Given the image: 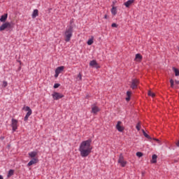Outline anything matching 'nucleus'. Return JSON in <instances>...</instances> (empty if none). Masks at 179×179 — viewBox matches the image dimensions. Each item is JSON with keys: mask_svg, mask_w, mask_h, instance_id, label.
Segmentation results:
<instances>
[{"mask_svg": "<svg viewBox=\"0 0 179 179\" xmlns=\"http://www.w3.org/2000/svg\"><path fill=\"white\" fill-rule=\"evenodd\" d=\"M92 140L91 138L83 141L80 144L78 150L80 153L81 157H87L92 153Z\"/></svg>", "mask_w": 179, "mask_h": 179, "instance_id": "f257e3e1", "label": "nucleus"}, {"mask_svg": "<svg viewBox=\"0 0 179 179\" xmlns=\"http://www.w3.org/2000/svg\"><path fill=\"white\" fill-rule=\"evenodd\" d=\"M75 25L73 24V20H70V24L67 26L64 34V41L66 43H69L72 36H73V28Z\"/></svg>", "mask_w": 179, "mask_h": 179, "instance_id": "f03ea898", "label": "nucleus"}, {"mask_svg": "<svg viewBox=\"0 0 179 179\" xmlns=\"http://www.w3.org/2000/svg\"><path fill=\"white\" fill-rule=\"evenodd\" d=\"M3 30H6V31H10V30H12V24H10L9 22L3 23L0 26V31H3Z\"/></svg>", "mask_w": 179, "mask_h": 179, "instance_id": "7ed1b4c3", "label": "nucleus"}, {"mask_svg": "<svg viewBox=\"0 0 179 179\" xmlns=\"http://www.w3.org/2000/svg\"><path fill=\"white\" fill-rule=\"evenodd\" d=\"M23 110H24L25 111H27L25 117H24V121L27 122L29 120V117L31 116V115L33 113V111L29 106L24 107Z\"/></svg>", "mask_w": 179, "mask_h": 179, "instance_id": "20e7f679", "label": "nucleus"}, {"mask_svg": "<svg viewBox=\"0 0 179 179\" xmlns=\"http://www.w3.org/2000/svg\"><path fill=\"white\" fill-rule=\"evenodd\" d=\"M52 96L55 100H59V99H62V97H64V94L59 92H53Z\"/></svg>", "mask_w": 179, "mask_h": 179, "instance_id": "39448f33", "label": "nucleus"}, {"mask_svg": "<svg viewBox=\"0 0 179 179\" xmlns=\"http://www.w3.org/2000/svg\"><path fill=\"white\" fill-rule=\"evenodd\" d=\"M138 83H139V81L137 79H132L131 80V85H130V87L134 90L138 87Z\"/></svg>", "mask_w": 179, "mask_h": 179, "instance_id": "423d86ee", "label": "nucleus"}, {"mask_svg": "<svg viewBox=\"0 0 179 179\" xmlns=\"http://www.w3.org/2000/svg\"><path fill=\"white\" fill-rule=\"evenodd\" d=\"M11 127L13 128V132L17 129V120L16 119H12L11 120Z\"/></svg>", "mask_w": 179, "mask_h": 179, "instance_id": "0eeeda50", "label": "nucleus"}, {"mask_svg": "<svg viewBox=\"0 0 179 179\" xmlns=\"http://www.w3.org/2000/svg\"><path fill=\"white\" fill-rule=\"evenodd\" d=\"M99 111H100V108H99V106L93 104L92 105V111L91 113H92V114H97L99 113Z\"/></svg>", "mask_w": 179, "mask_h": 179, "instance_id": "6e6552de", "label": "nucleus"}, {"mask_svg": "<svg viewBox=\"0 0 179 179\" xmlns=\"http://www.w3.org/2000/svg\"><path fill=\"white\" fill-rule=\"evenodd\" d=\"M121 124V121H118L116 124V129L118 131V132H122V131H124V127H122Z\"/></svg>", "mask_w": 179, "mask_h": 179, "instance_id": "1a4fd4ad", "label": "nucleus"}, {"mask_svg": "<svg viewBox=\"0 0 179 179\" xmlns=\"http://www.w3.org/2000/svg\"><path fill=\"white\" fill-rule=\"evenodd\" d=\"M90 66H93L94 68H96V69H99L100 66H99V64H97V62L96 60H92L90 62Z\"/></svg>", "mask_w": 179, "mask_h": 179, "instance_id": "9d476101", "label": "nucleus"}, {"mask_svg": "<svg viewBox=\"0 0 179 179\" xmlns=\"http://www.w3.org/2000/svg\"><path fill=\"white\" fill-rule=\"evenodd\" d=\"M38 162V159L37 158H33L28 164V167H30V166H33V164H36Z\"/></svg>", "mask_w": 179, "mask_h": 179, "instance_id": "9b49d317", "label": "nucleus"}, {"mask_svg": "<svg viewBox=\"0 0 179 179\" xmlns=\"http://www.w3.org/2000/svg\"><path fill=\"white\" fill-rule=\"evenodd\" d=\"M134 2H135V0H128L124 3V5L126 6V8H129V6H131Z\"/></svg>", "mask_w": 179, "mask_h": 179, "instance_id": "f8f14e48", "label": "nucleus"}, {"mask_svg": "<svg viewBox=\"0 0 179 179\" xmlns=\"http://www.w3.org/2000/svg\"><path fill=\"white\" fill-rule=\"evenodd\" d=\"M6 19H8V15L4 14V15L1 16L0 22H1L2 23H6Z\"/></svg>", "mask_w": 179, "mask_h": 179, "instance_id": "ddd939ff", "label": "nucleus"}, {"mask_svg": "<svg viewBox=\"0 0 179 179\" xmlns=\"http://www.w3.org/2000/svg\"><path fill=\"white\" fill-rule=\"evenodd\" d=\"M37 16H38V10L35 9L32 13L31 17L32 19H36Z\"/></svg>", "mask_w": 179, "mask_h": 179, "instance_id": "4468645a", "label": "nucleus"}, {"mask_svg": "<svg viewBox=\"0 0 179 179\" xmlns=\"http://www.w3.org/2000/svg\"><path fill=\"white\" fill-rule=\"evenodd\" d=\"M29 157H31V159H34V157H36V156H37V152L36 151H32L31 152L28 153Z\"/></svg>", "mask_w": 179, "mask_h": 179, "instance_id": "2eb2a0df", "label": "nucleus"}, {"mask_svg": "<svg viewBox=\"0 0 179 179\" xmlns=\"http://www.w3.org/2000/svg\"><path fill=\"white\" fill-rule=\"evenodd\" d=\"M64 68L65 67L63 66H59L55 69V72L59 74L61 72H62V71H64Z\"/></svg>", "mask_w": 179, "mask_h": 179, "instance_id": "dca6fc26", "label": "nucleus"}, {"mask_svg": "<svg viewBox=\"0 0 179 179\" xmlns=\"http://www.w3.org/2000/svg\"><path fill=\"white\" fill-rule=\"evenodd\" d=\"M151 163H157V155H152V160H151Z\"/></svg>", "mask_w": 179, "mask_h": 179, "instance_id": "f3484780", "label": "nucleus"}, {"mask_svg": "<svg viewBox=\"0 0 179 179\" xmlns=\"http://www.w3.org/2000/svg\"><path fill=\"white\" fill-rule=\"evenodd\" d=\"M13 174H15V171L13 169H10L7 175L8 178H9V177H12Z\"/></svg>", "mask_w": 179, "mask_h": 179, "instance_id": "a211bd4d", "label": "nucleus"}, {"mask_svg": "<svg viewBox=\"0 0 179 179\" xmlns=\"http://www.w3.org/2000/svg\"><path fill=\"white\" fill-rule=\"evenodd\" d=\"M111 13L112 15H113L114 16H115V15H117V7L113 6L111 9Z\"/></svg>", "mask_w": 179, "mask_h": 179, "instance_id": "6ab92c4d", "label": "nucleus"}, {"mask_svg": "<svg viewBox=\"0 0 179 179\" xmlns=\"http://www.w3.org/2000/svg\"><path fill=\"white\" fill-rule=\"evenodd\" d=\"M142 132L143 136L147 138V139H152V137H150V136H149L148 134H146V131H145L144 129H142Z\"/></svg>", "mask_w": 179, "mask_h": 179, "instance_id": "aec40b11", "label": "nucleus"}, {"mask_svg": "<svg viewBox=\"0 0 179 179\" xmlns=\"http://www.w3.org/2000/svg\"><path fill=\"white\" fill-rule=\"evenodd\" d=\"M121 162H124V156L122 154H120L119 156L118 163H121Z\"/></svg>", "mask_w": 179, "mask_h": 179, "instance_id": "412c9836", "label": "nucleus"}, {"mask_svg": "<svg viewBox=\"0 0 179 179\" xmlns=\"http://www.w3.org/2000/svg\"><path fill=\"white\" fill-rule=\"evenodd\" d=\"M136 59H139L141 61L142 59V56L141 54L138 53L136 55Z\"/></svg>", "mask_w": 179, "mask_h": 179, "instance_id": "4be33fe9", "label": "nucleus"}, {"mask_svg": "<svg viewBox=\"0 0 179 179\" xmlns=\"http://www.w3.org/2000/svg\"><path fill=\"white\" fill-rule=\"evenodd\" d=\"M87 44L88 45H92V44H93V38L89 39V40L87 41Z\"/></svg>", "mask_w": 179, "mask_h": 179, "instance_id": "5701e85b", "label": "nucleus"}, {"mask_svg": "<svg viewBox=\"0 0 179 179\" xmlns=\"http://www.w3.org/2000/svg\"><path fill=\"white\" fill-rule=\"evenodd\" d=\"M120 164H121L122 167H125L127 165V162L126 161H122L121 162H119Z\"/></svg>", "mask_w": 179, "mask_h": 179, "instance_id": "b1692460", "label": "nucleus"}, {"mask_svg": "<svg viewBox=\"0 0 179 179\" xmlns=\"http://www.w3.org/2000/svg\"><path fill=\"white\" fill-rule=\"evenodd\" d=\"M136 156L138 157H142V156H143V153L141 152H136Z\"/></svg>", "mask_w": 179, "mask_h": 179, "instance_id": "393cba45", "label": "nucleus"}, {"mask_svg": "<svg viewBox=\"0 0 179 179\" xmlns=\"http://www.w3.org/2000/svg\"><path fill=\"white\" fill-rule=\"evenodd\" d=\"M61 86V84H59V83H55V85H54V89H58V87H59Z\"/></svg>", "mask_w": 179, "mask_h": 179, "instance_id": "a878e982", "label": "nucleus"}, {"mask_svg": "<svg viewBox=\"0 0 179 179\" xmlns=\"http://www.w3.org/2000/svg\"><path fill=\"white\" fill-rule=\"evenodd\" d=\"M137 131H141V123H138L136 126Z\"/></svg>", "mask_w": 179, "mask_h": 179, "instance_id": "bb28decb", "label": "nucleus"}, {"mask_svg": "<svg viewBox=\"0 0 179 179\" xmlns=\"http://www.w3.org/2000/svg\"><path fill=\"white\" fill-rule=\"evenodd\" d=\"M148 96H150L151 97H155V93L149 91L148 92Z\"/></svg>", "mask_w": 179, "mask_h": 179, "instance_id": "cd10ccee", "label": "nucleus"}, {"mask_svg": "<svg viewBox=\"0 0 179 179\" xmlns=\"http://www.w3.org/2000/svg\"><path fill=\"white\" fill-rule=\"evenodd\" d=\"M171 87H174V80L173 79L170 80Z\"/></svg>", "mask_w": 179, "mask_h": 179, "instance_id": "c85d7f7f", "label": "nucleus"}, {"mask_svg": "<svg viewBox=\"0 0 179 179\" xmlns=\"http://www.w3.org/2000/svg\"><path fill=\"white\" fill-rule=\"evenodd\" d=\"M3 87H6V86H8V82L6 81H3V85H2Z\"/></svg>", "mask_w": 179, "mask_h": 179, "instance_id": "c756f323", "label": "nucleus"}, {"mask_svg": "<svg viewBox=\"0 0 179 179\" xmlns=\"http://www.w3.org/2000/svg\"><path fill=\"white\" fill-rule=\"evenodd\" d=\"M131 92L130 91L127 92V97H131Z\"/></svg>", "mask_w": 179, "mask_h": 179, "instance_id": "7c9ffc66", "label": "nucleus"}, {"mask_svg": "<svg viewBox=\"0 0 179 179\" xmlns=\"http://www.w3.org/2000/svg\"><path fill=\"white\" fill-rule=\"evenodd\" d=\"M154 141H156V142H157L159 143V145H162V143H160V140L157 139V138H153Z\"/></svg>", "mask_w": 179, "mask_h": 179, "instance_id": "2f4dec72", "label": "nucleus"}, {"mask_svg": "<svg viewBox=\"0 0 179 179\" xmlns=\"http://www.w3.org/2000/svg\"><path fill=\"white\" fill-rule=\"evenodd\" d=\"M77 78H78V79H80V80H81V79H82V74H80V73L78 75Z\"/></svg>", "mask_w": 179, "mask_h": 179, "instance_id": "473e14b6", "label": "nucleus"}, {"mask_svg": "<svg viewBox=\"0 0 179 179\" xmlns=\"http://www.w3.org/2000/svg\"><path fill=\"white\" fill-rule=\"evenodd\" d=\"M111 26H112V27H118V25H117V24H115V23H113L111 24Z\"/></svg>", "mask_w": 179, "mask_h": 179, "instance_id": "72a5a7b5", "label": "nucleus"}, {"mask_svg": "<svg viewBox=\"0 0 179 179\" xmlns=\"http://www.w3.org/2000/svg\"><path fill=\"white\" fill-rule=\"evenodd\" d=\"M59 76V73H57V71H55V78H57Z\"/></svg>", "mask_w": 179, "mask_h": 179, "instance_id": "f704fd0d", "label": "nucleus"}, {"mask_svg": "<svg viewBox=\"0 0 179 179\" xmlns=\"http://www.w3.org/2000/svg\"><path fill=\"white\" fill-rule=\"evenodd\" d=\"M129 100H131V96H127L126 98V101H129Z\"/></svg>", "mask_w": 179, "mask_h": 179, "instance_id": "c9c22d12", "label": "nucleus"}, {"mask_svg": "<svg viewBox=\"0 0 179 179\" xmlns=\"http://www.w3.org/2000/svg\"><path fill=\"white\" fill-rule=\"evenodd\" d=\"M175 83H176V85H179V81L178 80H176Z\"/></svg>", "mask_w": 179, "mask_h": 179, "instance_id": "e433bc0d", "label": "nucleus"}, {"mask_svg": "<svg viewBox=\"0 0 179 179\" xmlns=\"http://www.w3.org/2000/svg\"><path fill=\"white\" fill-rule=\"evenodd\" d=\"M0 179H3V176H2V175H0Z\"/></svg>", "mask_w": 179, "mask_h": 179, "instance_id": "4c0bfd02", "label": "nucleus"}, {"mask_svg": "<svg viewBox=\"0 0 179 179\" xmlns=\"http://www.w3.org/2000/svg\"><path fill=\"white\" fill-rule=\"evenodd\" d=\"M107 17H108L107 15H104V19H107Z\"/></svg>", "mask_w": 179, "mask_h": 179, "instance_id": "58836bf2", "label": "nucleus"}]
</instances>
